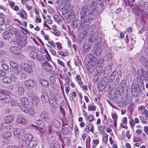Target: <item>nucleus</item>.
<instances>
[{"label":"nucleus","mask_w":148,"mask_h":148,"mask_svg":"<svg viewBox=\"0 0 148 148\" xmlns=\"http://www.w3.org/2000/svg\"><path fill=\"white\" fill-rule=\"evenodd\" d=\"M143 114L145 115V118L146 119L148 120V111L146 110L143 113Z\"/></svg>","instance_id":"774afa93"},{"label":"nucleus","mask_w":148,"mask_h":148,"mask_svg":"<svg viewBox=\"0 0 148 148\" xmlns=\"http://www.w3.org/2000/svg\"><path fill=\"white\" fill-rule=\"evenodd\" d=\"M88 10H89V9L87 6L85 5L82 8L81 11L87 14Z\"/></svg>","instance_id":"603ef678"},{"label":"nucleus","mask_w":148,"mask_h":148,"mask_svg":"<svg viewBox=\"0 0 148 148\" xmlns=\"http://www.w3.org/2000/svg\"><path fill=\"white\" fill-rule=\"evenodd\" d=\"M58 99H49V102L50 106L55 109L57 108L58 107Z\"/></svg>","instance_id":"20e7f679"},{"label":"nucleus","mask_w":148,"mask_h":148,"mask_svg":"<svg viewBox=\"0 0 148 148\" xmlns=\"http://www.w3.org/2000/svg\"><path fill=\"white\" fill-rule=\"evenodd\" d=\"M4 119L6 121L11 122L14 120V117L12 116L9 115L5 117Z\"/></svg>","instance_id":"2f4dec72"},{"label":"nucleus","mask_w":148,"mask_h":148,"mask_svg":"<svg viewBox=\"0 0 148 148\" xmlns=\"http://www.w3.org/2000/svg\"><path fill=\"white\" fill-rule=\"evenodd\" d=\"M116 70H115L112 73H111V74L110 76V81L111 82H112L115 78V77L116 75Z\"/></svg>","instance_id":"72a5a7b5"},{"label":"nucleus","mask_w":148,"mask_h":148,"mask_svg":"<svg viewBox=\"0 0 148 148\" xmlns=\"http://www.w3.org/2000/svg\"><path fill=\"white\" fill-rule=\"evenodd\" d=\"M11 36L9 32L6 30L4 31L3 33V37L5 40H7L10 38Z\"/></svg>","instance_id":"412c9836"},{"label":"nucleus","mask_w":148,"mask_h":148,"mask_svg":"<svg viewBox=\"0 0 148 148\" xmlns=\"http://www.w3.org/2000/svg\"><path fill=\"white\" fill-rule=\"evenodd\" d=\"M62 141L64 145L66 146H68L70 144V140L67 137H64L62 140Z\"/></svg>","instance_id":"b1692460"},{"label":"nucleus","mask_w":148,"mask_h":148,"mask_svg":"<svg viewBox=\"0 0 148 148\" xmlns=\"http://www.w3.org/2000/svg\"><path fill=\"white\" fill-rule=\"evenodd\" d=\"M112 117L114 120V122H116L117 119V116L116 114L114 113L112 115Z\"/></svg>","instance_id":"bf43d9fd"},{"label":"nucleus","mask_w":148,"mask_h":148,"mask_svg":"<svg viewBox=\"0 0 148 148\" xmlns=\"http://www.w3.org/2000/svg\"><path fill=\"white\" fill-rule=\"evenodd\" d=\"M116 75L118 77H121V76L122 72L121 70H119L116 72Z\"/></svg>","instance_id":"13d9d810"},{"label":"nucleus","mask_w":148,"mask_h":148,"mask_svg":"<svg viewBox=\"0 0 148 148\" xmlns=\"http://www.w3.org/2000/svg\"><path fill=\"white\" fill-rule=\"evenodd\" d=\"M136 0H127L128 3L129 5L132 7L134 5V2L136 1Z\"/></svg>","instance_id":"052dcab7"},{"label":"nucleus","mask_w":148,"mask_h":148,"mask_svg":"<svg viewBox=\"0 0 148 148\" xmlns=\"http://www.w3.org/2000/svg\"><path fill=\"white\" fill-rule=\"evenodd\" d=\"M90 48V46L89 44L85 45L83 46V54L85 55L88 53Z\"/></svg>","instance_id":"ddd939ff"},{"label":"nucleus","mask_w":148,"mask_h":148,"mask_svg":"<svg viewBox=\"0 0 148 148\" xmlns=\"http://www.w3.org/2000/svg\"><path fill=\"white\" fill-rule=\"evenodd\" d=\"M98 79V76L96 74L94 75L93 77L92 80L95 83L97 82Z\"/></svg>","instance_id":"0e129e2a"},{"label":"nucleus","mask_w":148,"mask_h":148,"mask_svg":"<svg viewBox=\"0 0 148 148\" xmlns=\"http://www.w3.org/2000/svg\"><path fill=\"white\" fill-rule=\"evenodd\" d=\"M50 148H60V146L58 142L54 140L52 143L50 145Z\"/></svg>","instance_id":"6ab92c4d"},{"label":"nucleus","mask_w":148,"mask_h":148,"mask_svg":"<svg viewBox=\"0 0 148 148\" xmlns=\"http://www.w3.org/2000/svg\"><path fill=\"white\" fill-rule=\"evenodd\" d=\"M98 37V33L97 32L93 34L90 36L88 37V40L89 42H92L96 41Z\"/></svg>","instance_id":"0eeeda50"},{"label":"nucleus","mask_w":148,"mask_h":148,"mask_svg":"<svg viewBox=\"0 0 148 148\" xmlns=\"http://www.w3.org/2000/svg\"><path fill=\"white\" fill-rule=\"evenodd\" d=\"M2 125L3 130L5 129V130H7V131L11 132L13 129L12 126L6 122L3 123Z\"/></svg>","instance_id":"9d476101"},{"label":"nucleus","mask_w":148,"mask_h":148,"mask_svg":"<svg viewBox=\"0 0 148 148\" xmlns=\"http://www.w3.org/2000/svg\"><path fill=\"white\" fill-rule=\"evenodd\" d=\"M38 55V53L36 51L30 52L29 54V56L33 58H36Z\"/></svg>","instance_id":"cd10ccee"},{"label":"nucleus","mask_w":148,"mask_h":148,"mask_svg":"<svg viewBox=\"0 0 148 148\" xmlns=\"http://www.w3.org/2000/svg\"><path fill=\"white\" fill-rule=\"evenodd\" d=\"M40 116L45 121H47L49 118V114L45 111H44L41 112Z\"/></svg>","instance_id":"6e6552de"},{"label":"nucleus","mask_w":148,"mask_h":148,"mask_svg":"<svg viewBox=\"0 0 148 148\" xmlns=\"http://www.w3.org/2000/svg\"><path fill=\"white\" fill-rule=\"evenodd\" d=\"M38 143L35 140H31L28 143V145L30 148H36L37 146Z\"/></svg>","instance_id":"4468645a"},{"label":"nucleus","mask_w":148,"mask_h":148,"mask_svg":"<svg viewBox=\"0 0 148 148\" xmlns=\"http://www.w3.org/2000/svg\"><path fill=\"white\" fill-rule=\"evenodd\" d=\"M75 17V15L74 14H69V18L72 21H73Z\"/></svg>","instance_id":"338daca9"},{"label":"nucleus","mask_w":148,"mask_h":148,"mask_svg":"<svg viewBox=\"0 0 148 148\" xmlns=\"http://www.w3.org/2000/svg\"><path fill=\"white\" fill-rule=\"evenodd\" d=\"M25 84L27 87H32L34 85V81L32 79H28L25 81Z\"/></svg>","instance_id":"dca6fc26"},{"label":"nucleus","mask_w":148,"mask_h":148,"mask_svg":"<svg viewBox=\"0 0 148 148\" xmlns=\"http://www.w3.org/2000/svg\"><path fill=\"white\" fill-rule=\"evenodd\" d=\"M112 69V67L110 65H108L106 66L105 69L103 70V71L104 75H108L111 72Z\"/></svg>","instance_id":"f8f14e48"},{"label":"nucleus","mask_w":148,"mask_h":148,"mask_svg":"<svg viewBox=\"0 0 148 148\" xmlns=\"http://www.w3.org/2000/svg\"><path fill=\"white\" fill-rule=\"evenodd\" d=\"M5 90H1L0 93V100H4L7 95H5Z\"/></svg>","instance_id":"4be33fe9"},{"label":"nucleus","mask_w":148,"mask_h":148,"mask_svg":"<svg viewBox=\"0 0 148 148\" xmlns=\"http://www.w3.org/2000/svg\"><path fill=\"white\" fill-rule=\"evenodd\" d=\"M53 18L54 20L57 22L59 23L61 19L60 18L59 16L57 15H55L54 16Z\"/></svg>","instance_id":"09e8293b"},{"label":"nucleus","mask_w":148,"mask_h":148,"mask_svg":"<svg viewBox=\"0 0 148 148\" xmlns=\"http://www.w3.org/2000/svg\"><path fill=\"white\" fill-rule=\"evenodd\" d=\"M98 4L101 6V8L102 10L104 9V0H97Z\"/></svg>","instance_id":"e433bc0d"},{"label":"nucleus","mask_w":148,"mask_h":148,"mask_svg":"<svg viewBox=\"0 0 148 148\" xmlns=\"http://www.w3.org/2000/svg\"><path fill=\"white\" fill-rule=\"evenodd\" d=\"M10 79L12 81H15L16 79V76L13 74H11L10 75Z\"/></svg>","instance_id":"680f3d73"},{"label":"nucleus","mask_w":148,"mask_h":148,"mask_svg":"<svg viewBox=\"0 0 148 148\" xmlns=\"http://www.w3.org/2000/svg\"><path fill=\"white\" fill-rule=\"evenodd\" d=\"M17 14L19 15L20 17L26 19L27 18V16L26 14H25V16L24 15V13H21L20 12H18Z\"/></svg>","instance_id":"864d4df0"},{"label":"nucleus","mask_w":148,"mask_h":148,"mask_svg":"<svg viewBox=\"0 0 148 148\" xmlns=\"http://www.w3.org/2000/svg\"><path fill=\"white\" fill-rule=\"evenodd\" d=\"M12 100V99L10 98V97L8 95H6L5 98L4 100V101L5 103H8L10 102L11 100Z\"/></svg>","instance_id":"8fccbe9b"},{"label":"nucleus","mask_w":148,"mask_h":148,"mask_svg":"<svg viewBox=\"0 0 148 148\" xmlns=\"http://www.w3.org/2000/svg\"><path fill=\"white\" fill-rule=\"evenodd\" d=\"M37 60L38 61L42 62L45 60V58L41 55H38L36 58Z\"/></svg>","instance_id":"58836bf2"},{"label":"nucleus","mask_w":148,"mask_h":148,"mask_svg":"<svg viewBox=\"0 0 148 148\" xmlns=\"http://www.w3.org/2000/svg\"><path fill=\"white\" fill-rule=\"evenodd\" d=\"M39 101V98L37 97H33L32 102L33 104L36 105L38 103Z\"/></svg>","instance_id":"c9c22d12"},{"label":"nucleus","mask_w":148,"mask_h":148,"mask_svg":"<svg viewBox=\"0 0 148 148\" xmlns=\"http://www.w3.org/2000/svg\"><path fill=\"white\" fill-rule=\"evenodd\" d=\"M64 5L62 6V5H60V7L62 9H63L66 10H69L70 8V4L69 3H67L65 4V3L63 4Z\"/></svg>","instance_id":"bb28decb"},{"label":"nucleus","mask_w":148,"mask_h":148,"mask_svg":"<svg viewBox=\"0 0 148 148\" xmlns=\"http://www.w3.org/2000/svg\"><path fill=\"white\" fill-rule=\"evenodd\" d=\"M21 102L22 106H21V108H23V106L25 109L27 108L29 105V101L28 100L25 98H22L20 99Z\"/></svg>","instance_id":"39448f33"},{"label":"nucleus","mask_w":148,"mask_h":148,"mask_svg":"<svg viewBox=\"0 0 148 148\" xmlns=\"http://www.w3.org/2000/svg\"><path fill=\"white\" fill-rule=\"evenodd\" d=\"M137 72L139 78H137V80L138 79L139 80V79H140V80H141L143 78V75L142 73V69L141 70L138 71Z\"/></svg>","instance_id":"37998d69"},{"label":"nucleus","mask_w":148,"mask_h":148,"mask_svg":"<svg viewBox=\"0 0 148 148\" xmlns=\"http://www.w3.org/2000/svg\"><path fill=\"white\" fill-rule=\"evenodd\" d=\"M147 60L146 58L144 56H141L140 58V61L143 65L145 64Z\"/></svg>","instance_id":"a19ab883"},{"label":"nucleus","mask_w":148,"mask_h":148,"mask_svg":"<svg viewBox=\"0 0 148 148\" xmlns=\"http://www.w3.org/2000/svg\"><path fill=\"white\" fill-rule=\"evenodd\" d=\"M27 121L26 119L23 117L18 118L16 120L17 123L20 124H25L27 123Z\"/></svg>","instance_id":"f3484780"},{"label":"nucleus","mask_w":148,"mask_h":148,"mask_svg":"<svg viewBox=\"0 0 148 148\" xmlns=\"http://www.w3.org/2000/svg\"><path fill=\"white\" fill-rule=\"evenodd\" d=\"M10 51L14 55H19L22 52V50L17 47L12 46L9 48Z\"/></svg>","instance_id":"7ed1b4c3"},{"label":"nucleus","mask_w":148,"mask_h":148,"mask_svg":"<svg viewBox=\"0 0 148 148\" xmlns=\"http://www.w3.org/2000/svg\"><path fill=\"white\" fill-rule=\"evenodd\" d=\"M7 31L9 32V33L10 34L11 36L14 34L15 35V37L16 38L18 36H19L20 34L19 32H18L17 30L15 28H14L10 29Z\"/></svg>","instance_id":"423d86ee"},{"label":"nucleus","mask_w":148,"mask_h":148,"mask_svg":"<svg viewBox=\"0 0 148 148\" xmlns=\"http://www.w3.org/2000/svg\"><path fill=\"white\" fill-rule=\"evenodd\" d=\"M95 9V8L94 7L93 8H90L89 9V10H90L89 12L88 13V14L89 15H92L93 13L94 12Z\"/></svg>","instance_id":"3c124183"},{"label":"nucleus","mask_w":148,"mask_h":148,"mask_svg":"<svg viewBox=\"0 0 148 148\" xmlns=\"http://www.w3.org/2000/svg\"><path fill=\"white\" fill-rule=\"evenodd\" d=\"M13 133L15 136L19 135L20 134V132L19 129L18 128L15 129L13 130Z\"/></svg>","instance_id":"de8ad7c7"},{"label":"nucleus","mask_w":148,"mask_h":148,"mask_svg":"<svg viewBox=\"0 0 148 148\" xmlns=\"http://www.w3.org/2000/svg\"><path fill=\"white\" fill-rule=\"evenodd\" d=\"M10 103L12 106H14L16 105L17 103V101L16 100H11Z\"/></svg>","instance_id":"4d7b16f0"},{"label":"nucleus","mask_w":148,"mask_h":148,"mask_svg":"<svg viewBox=\"0 0 148 148\" xmlns=\"http://www.w3.org/2000/svg\"><path fill=\"white\" fill-rule=\"evenodd\" d=\"M3 82L5 83L9 84L11 82V80L8 77H4L2 79Z\"/></svg>","instance_id":"473e14b6"},{"label":"nucleus","mask_w":148,"mask_h":148,"mask_svg":"<svg viewBox=\"0 0 148 148\" xmlns=\"http://www.w3.org/2000/svg\"><path fill=\"white\" fill-rule=\"evenodd\" d=\"M80 23V21L79 20H76L74 21L71 24L72 27L73 29H76L78 26H79Z\"/></svg>","instance_id":"a878e982"},{"label":"nucleus","mask_w":148,"mask_h":148,"mask_svg":"<svg viewBox=\"0 0 148 148\" xmlns=\"http://www.w3.org/2000/svg\"><path fill=\"white\" fill-rule=\"evenodd\" d=\"M62 133L64 135L69 134L70 131L68 128L66 127H64L62 128Z\"/></svg>","instance_id":"393cba45"},{"label":"nucleus","mask_w":148,"mask_h":148,"mask_svg":"<svg viewBox=\"0 0 148 148\" xmlns=\"http://www.w3.org/2000/svg\"><path fill=\"white\" fill-rule=\"evenodd\" d=\"M140 119L141 121V122L143 124H146L147 122L145 121L144 118L142 116H139Z\"/></svg>","instance_id":"e2e57ef3"},{"label":"nucleus","mask_w":148,"mask_h":148,"mask_svg":"<svg viewBox=\"0 0 148 148\" xmlns=\"http://www.w3.org/2000/svg\"><path fill=\"white\" fill-rule=\"evenodd\" d=\"M102 52V48L100 47H97L94 53V56L95 58H97L101 54Z\"/></svg>","instance_id":"9b49d317"},{"label":"nucleus","mask_w":148,"mask_h":148,"mask_svg":"<svg viewBox=\"0 0 148 148\" xmlns=\"http://www.w3.org/2000/svg\"><path fill=\"white\" fill-rule=\"evenodd\" d=\"M19 108L23 111L25 113H28L31 116H33L34 114V109L32 108H30L29 109H27V108H26L24 109L23 108H21L19 106Z\"/></svg>","instance_id":"1a4fd4ad"},{"label":"nucleus","mask_w":148,"mask_h":148,"mask_svg":"<svg viewBox=\"0 0 148 148\" xmlns=\"http://www.w3.org/2000/svg\"><path fill=\"white\" fill-rule=\"evenodd\" d=\"M10 66L14 69H16L18 66L17 63L14 61H12L10 62Z\"/></svg>","instance_id":"f704fd0d"},{"label":"nucleus","mask_w":148,"mask_h":148,"mask_svg":"<svg viewBox=\"0 0 148 148\" xmlns=\"http://www.w3.org/2000/svg\"><path fill=\"white\" fill-rule=\"evenodd\" d=\"M24 37H25V35H21L18 36L14 40L13 43L16 45L18 46L21 47H23L26 46L27 43L26 41L25 40Z\"/></svg>","instance_id":"f03ea898"},{"label":"nucleus","mask_w":148,"mask_h":148,"mask_svg":"<svg viewBox=\"0 0 148 148\" xmlns=\"http://www.w3.org/2000/svg\"><path fill=\"white\" fill-rule=\"evenodd\" d=\"M96 108V106L95 105H92L91 104H90L88 106V111H95Z\"/></svg>","instance_id":"4c0bfd02"},{"label":"nucleus","mask_w":148,"mask_h":148,"mask_svg":"<svg viewBox=\"0 0 148 148\" xmlns=\"http://www.w3.org/2000/svg\"><path fill=\"white\" fill-rule=\"evenodd\" d=\"M52 124L53 126L57 128H60L61 125V123L58 121L57 119H54L52 122Z\"/></svg>","instance_id":"a211bd4d"},{"label":"nucleus","mask_w":148,"mask_h":148,"mask_svg":"<svg viewBox=\"0 0 148 148\" xmlns=\"http://www.w3.org/2000/svg\"><path fill=\"white\" fill-rule=\"evenodd\" d=\"M40 83L44 87H47L49 86V82L48 81L45 79H40Z\"/></svg>","instance_id":"c85d7f7f"},{"label":"nucleus","mask_w":148,"mask_h":148,"mask_svg":"<svg viewBox=\"0 0 148 148\" xmlns=\"http://www.w3.org/2000/svg\"><path fill=\"white\" fill-rule=\"evenodd\" d=\"M10 132L7 131V132L3 133L2 135V137L7 139H9L10 138L11 136Z\"/></svg>","instance_id":"aec40b11"},{"label":"nucleus","mask_w":148,"mask_h":148,"mask_svg":"<svg viewBox=\"0 0 148 148\" xmlns=\"http://www.w3.org/2000/svg\"><path fill=\"white\" fill-rule=\"evenodd\" d=\"M49 64L46 61L45 62H44L42 64V68H43L44 69H47L48 67H49Z\"/></svg>","instance_id":"c03bdc74"},{"label":"nucleus","mask_w":148,"mask_h":148,"mask_svg":"<svg viewBox=\"0 0 148 148\" xmlns=\"http://www.w3.org/2000/svg\"><path fill=\"white\" fill-rule=\"evenodd\" d=\"M41 98L43 102L46 103L49 99L47 93L46 92H42L41 94Z\"/></svg>","instance_id":"2eb2a0df"},{"label":"nucleus","mask_w":148,"mask_h":148,"mask_svg":"<svg viewBox=\"0 0 148 148\" xmlns=\"http://www.w3.org/2000/svg\"><path fill=\"white\" fill-rule=\"evenodd\" d=\"M24 89L21 86H19L18 88L17 93L18 95L20 96H22L24 95Z\"/></svg>","instance_id":"5701e85b"},{"label":"nucleus","mask_w":148,"mask_h":148,"mask_svg":"<svg viewBox=\"0 0 148 148\" xmlns=\"http://www.w3.org/2000/svg\"><path fill=\"white\" fill-rule=\"evenodd\" d=\"M27 49L29 51L32 52L36 51V48L35 46H29L27 47Z\"/></svg>","instance_id":"ea45409f"},{"label":"nucleus","mask_w":148,"mask_h":148,"mask_svg":"<svg viewBox=\"0 0 148 148\" xmlns=\"http://www.w3.org/2000/svg\"><path fill=\"white\" fill-rule=\"evenodd\" d=\"M105 127L102 126L100 125L98 127V130L99 132L103 133Z\"/></svg>","instance_id":"69168bd1"},{"label":"nucleus","mask_w":148,"mask_h":148,"mask_svg":"<svg viewBox=\"0 0 148 148\" xmlns=\"http://www.w3.org/2000/svg\"><path fill=\"white\" fill-rule=\"evenodd\" d=\"M14 69L13 72L16 74H18L21 72L20 69L18 68V67L16 69Z\"/></svg>","instance_id":"5fc2aeb1"},{"label":"nucleus","mask_w":148,"mask_h":148,"mask_svg":"<svg viewBox=\"0 0 148 148\" xmlns=\"http://www.w3.org/2000/svg\"><path fill=\"white\" fill-rule=\"evenodd\" d=\"M33 138V136L29 134H25L24 136L25 139L29 141V142Z\"/></svg>","instance_id":"c756f323"},{"label":"nucleus","mask_w":148,"mask_h":148,"mask_svg":"<svg viewBox=\"0 0 148 148\" xmlns=\"http://www.w3.org/2000/svg\"><path fill=\"white\" fill-rule=\"evenodd\" d=\"M21 67L27 72L30 73L33 72V68L35 67V64L34 62L29 60L27 63L21 62L20 64Z\"/></svg>","instance_id":"f257e3e1"},{"label":"nucleus","mask_w":148,"mask_h":148,"mask_svg":"<svg viewBox=\"0 0 148 148\" xmlns=\"http://www.w3.org/2000/svg\"><path fill=\"white\" fill-rule=\"evenodd\" d=\"M94 119V117L92 115H90L87 116L86 120L87 121H89V123L92 122Z\"/></svg>","instance_id":"79ce46f5"},{"label":"nucleus","mask_w":148,"mask_h":148,"mask_svg":"<svg viewBox=\"0 0 148 148\" xmlns=\"http://www.w3.org/2000/svg\"><path fill=\"white\" fill-rule=\"evenodd\" d=\"M76 78L77 79V82L79 84L80 86L81 87L82 86V80L80 78V77L79 75H77L76 76Z\"/></svg>","instance_id":"49530a36"},{"label":"nucleus","mask_w":148,"mask_h":148,"mask_svg":"<svg viewBox=\"0 0 148 148\" xmlns=\"http://www.w3.org/2000/svg\"><path fill=\"white\" fill-rule=\"evenodd\" d=\"M95 8V9H96L97 7V3L95 1H93L91 3L90 8Z\"/></svg>","instance_id":"6e6d98bb"},{"label":"nucleus","mask_w":148,"mask_h":148,"mask_svg":"<svg viewBox=\"0 0 148 148\" xmlns=\"http://www.w3.org/2000/svg\"><path fill=\"white\" fill-rule=\"evenodd\" d=\"M131 91L133 95H134L133 93V92H134V93H135V95H134V96L135 97H137V96L138 95V94L136 92V88H135V87L134 86V84H132V85Z\"/></svg>","instance_id":"7c9ffc66"},{"label":"nucleus","mask_w":148,"mask_h":148,"mask_svg":"<svg viewBox=\"0 0 148 148\" xmlns=\"http://www.w3.org/2000/svg\"><path fill=\"white\" fill-rule=\"evenodd\" d=\"M112 53H109L106 56V60L110 62L112 60Z\"/></svg>","instance_id":"a18cd8bd"}]
</instances>
